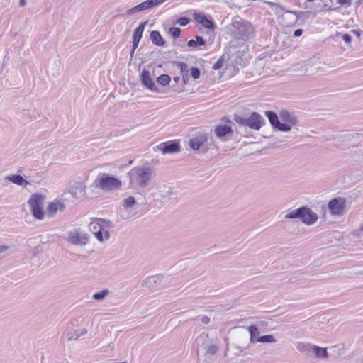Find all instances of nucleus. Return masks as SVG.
Segmentation results:
<instances>
[{
  "label": "nucleus",
  "mask_w": 363,
  "mask_h": 363,
  "mask_svg": "<svg viewBox=\"0 0 363 363\" xmlns=\"http://www.w3.org/2000/svg\"><path fill=\"white\" fill-rule=\"evenodd\" d=\"M228 33L234 39L244 42H251L255 36V28L248 21L236 16L233 18L227 27Z\"/></svg>",
  "instance_id": "f257e3e1"
},
{
  "label": "nucleus",
  "mask_w": 363,
  "mask_h": 363,
  "mask_svg": "<svg viewBox=\"0 0 363 363\" xmlns=\"http://www.w3.org/2000/svg\"><path fill=\"white\" fill-rule=\"evenodd\" d=\"M152 174L153 170L150 167H135L128 173L130 184L144 189L150 185Z\"/></svg>",
  "instance_id": "f03ea898"
},
{
  "label": "nucleus",
  "mask_w": 363,
  "mask_h": 363,
  "mask_svg": "<svg viewBox=\"0 0 363 363\" xmlns=\"http://www.w3.org/2000/svg\"><path fill=\"white\" fill-rule=\"evenodd\" d=\"M113 224L109 220L92 218L89 224V230L95 235L100 242H103L110 238V229Z\"/></svg>",
  "instance_id": "7ed1b4c3"
},
{
  "label": "nucleus",
  "mask_w": 363,
  "mask_h": 363,
  "mask_svg": "<svg viewBox=\"0 0 363 363\" xmlns=\"http://www.w3.org/2000/svg\"><path fill=\"white\" fill-rule=\"evenodd\" d=\"M95 182H97L96 186L105 191L119 189L122 186L118 178L106 173L100 174Z\"/></svg>",
  "instance_id": "20e7f679"
},
{
  "label": "nucleus",
  "mask_w": 363,
  "mask_h": 363,
  "mask_svg": "<svg viewBox=\"0 0 363 363\" xmlns=\"http://www.w3.org/2000/svg\"><path fill=\"white\" fill-rule=\"evenodd\" d=\"M44 197L40 194H32L28 203L31 208L32 215L38 220H42L44 218L45 212L43 210V202Z\"/></svg>",
  "instance_id": "39448f33"
},
{
  "label": "nucleus",
  "mask_w": 363,
  "mask_h": 363,
  "mask_svg": "<svg viewBox=\"0 0 363 363\" xmlns=\"http://www.w3.org/2000/svg\"><path fill=\"white\" fill-rule=\"evenodd\" d=\"M328 208L331 216H343L347 211L346 199L343 197L333 198L328 201Z\"/></svg>",
  "instance_id": "423d86ee"
},
{
  "label": "nucleus",
  "mask_w": 363,
  "mask_h": 363,
  "mask_svg": "<svg viewBox=\"0 0 363 363\" xmlns=\"http://www.w3.org/2000/svg\"><path fill=\"white\" fill-rule=\"evenodd\" d=\"M67 240L74 245L84 246L89 242V235L86 233L75 230L68 233Z\"/></svg>",
  "instance_id": "0eeeda50"
},
{
  "label": "nucleus",
  "mask_w": 363,
  "mask_h": 363,
  "mask_svg": "<svg viewBox=\"0 0 363 363\" xmlns=\"http://www.w3.org/2000/svg\"><path fill=\"white\" fill-rule=\"evenodd\" d=\"M155 150H160L163 154H173L179 152L181 146L179 140H169L162 143L154 147Z\"/></svg>",
  "instance_id": "6e6552de"
},
{
  "label": "nucleus",
  "mask_w": 363,
  "mask_h": 363,
  "mask_svg": "<svg viewBox=\"0 0 363 363\" xmlns=\"http://www.w3.org/2000/svg\"><path fill=\"white\" fill-rule=\"evenodd\" d=\"M141 84L147 89L155 93H162L163 91L158 88L151 77L150 72L143 69L140 76Z\"/></svg>",
  "instance_id": "1a4fd4ad"
},
{
  "label": "nucleus",
  "mask_w": 363,
  "mask_h": 363,
  "mask_svg": "<svg viewBox=\"0 0 363 363\" xmlns=\"http://www.w3.org/2000/svg\"><path fill=\"white\" fill-rule=\"evenodd\" d=\"M265 116L267 117L272 127L274 130L281 132L290 131V128L286 124H281L278 115L272 111H265Z\"/></svg>",
  "instance_id": "9d476101"
},
{
  "label": "nucleus",
  "mask_w": 363,
  "mask_h": 363,
  "mask_svg": "<svg viewBox=\"0 0 363 363\" xmlns=\"http://www.w3.org/2000/svg\"><path fill=\"white\" fill-rule=\"evenodd\" d=\"M208 140V134L206 133H196L193 135L189 141V147L194 150H199L201 147L204 148V144Z\"/></svg>",
  "instance_id": "9b49d317"
},
{
  "label": "nucleus",
  "mask_w": 363,
  "mask_h": 363,
  "mask_svg": "<svg viewBox=\"0 0 363 363\" xmlns=\"http://www.w3.org/2000/svg\"><path fill=\"white\" fill-rule=\"evenodd\" d=\"M265 124L264 118L257 112H252L247 118V126L255 130H259Z\"/></svg>",
  "instance_id": "f8f14e48"
},
{
  "label": "nucleus",
  "mask_w": 363,
  "mask_h": 363,
  "mask_svg": "<svg viewBox=\"0 0 363 363\" xmlns=\"http://www.w3.org/2000/svg\"><path fill=\"white\" fill-rule=\"evenodd\" d=\"M162 279L163 276L162 274L150 276L143 281L142 285L155 291L158 289V286L162 283Z\"/></svg>",
  "instance_id": "ddd939ff"
},
{
  "label": "nucleus",
  "mask_w": 363,
  "mask_h": 363,
  "mask_svg": "<svg viewBox=\"0 0 363 363\" xmlns=\"http://www.w3.org/2000/svg\"><path fill=\"white\" fill-rule=\"evenodd\" d=\"M264 323V321H259L256 325H251L247 328L250 336V340H256L260 337V334L264 333L262 328Z\"/></svg>",
  "instance_id": "4468645a"
},
{
  "label": "nucleus",
  "mask_w": 363,
  "mask_h": 363,
  "mask_svg": "<svg viewBox=\"0 0 363 363\" xmlns=\"http://www.w3.org/2000/svg\"><path fill=\"white\" fill-rule=\"evenodd\" d=\"M218 347L211 342H203L198 348L197 352L203 353L204 355H213L216 353Z\"/></svg>",
  "instance_id": "2eb2a0df"
},
{
  "label": "nucleus",
  "mask_w": 363,
  "mask_h": 363,
  "mask_svg": "<svg viewBox=\"0 0 363 363\" xmlns=\"http://www.w3.org/2000/svg\"><path fill=\"white\" fill-rule=\"evenodd\" d=\"M281 120L283 121L281 124H286L291 130L292 126L296 125L297 118L289 111L284 110L279 113Z\"/></svg>",
  "instance_id": "dca6fc26"
},
{
  "label": "nucleus",
  "mask_w": 363,
  "mask_h": 363,
  "mask_svg": "<svg viewBox=\"0 0 363 363\" xmlns=\"http://www.w3.org/2000/svg\"><path fill=\"white\" fill-rule=\"evenodd\" d=\"M214 133L218 138L223 139L227 135H232L233 130L228 125H218L215 127Z\"/></svg>",
  "instance_id": "f3484780"
},
{
  "label": "nucleus",
  "mask_w": 363,
  "mask_h": 363,
  "mask_svg": "<svg viewBox=\"0 0 363 363\" xmlns=\"http://www.w3.org/2000/svg\"><path fill=\"white\" fill-rule=\"evenodd\" d=\"M194 18L199 23L202 24L208 29H213L215 28V23L213 21L208 19L206 16L202 13H194Z\"/></svg>",
  "instance_id": "a211bd4d"
},
{
  "label": "nucleus",
  "mask_w": 363,
  "mask_h": 363,
  "mask_svg": "<svg viewBox=\"0 0 363 363\" xmlns=\"http://www.w3.org/2000/svg\"><path fill=\"white\" fill-rule=\"evenodd\" d=\"M306 206H301L297 209H294L289 213H287L284 218L285 219H299L303 223L304 219V212H305Z\"/></svg>",
  "instance_id": "6ab92c4d"
},
{
  "label": "nucleus",
  "mask_w": 363,
  "mask_h": 363,
  "mask_svg": "<svg viewBox=\"0 0 363 363\" xmlns=\"http://www.w3.org/2000/svg\"><path fill=\"white\" fill-rule=\"evenodd\" d=\"M303 223L308 225H311L317 222L318 216L317 213L313 212L308 206L305 208Z\"/></svg>",
  "instance_id": "aec40b11"
},
{
  "label": "nucleus",
  "mask_w": 363,
  "mask_h": 363,
  "mask_svg": "<svg viewBox=\"0 0 363 363\" xmlns=\"http://www.w3.org/2000/svg\"><path fill=\"white\" fill-rule=\"evenodd\" d=\"M282 18L286 26H293L298 19L297 14L294 11H285Z\"/></svg>",
  "instance_id": "412c9836"
},
{
  "label": "nucleus",
  "mask_w": 363,
  "mask_h": 363,
  "mask_svg": "<svg viewBox=\"0 0 363 363\" xmlns=\"http://www.w3.org/2000/svg\"><path fill=\"white\" fill-rule=\"evenodd\" d=\"M313 347V345L306 342H298L296 345V348L298 350L306 356H310L312 354Z\"/></svg>",
  "instance_id": "4be33fe9"
},
{
  "label": "nucleus",
  "mask_w": 363,
  "mask_h": 363,
  "mask_svg": "<svg viewBox=\"0 0 363 363\" xmlns=\"http://www.w3.org/2000/svg\"><path fill=\"white\" fill-rule=\"evenodd\" d=\"M150 38L152 43L157 46H163L165 44L164 39L158 30H152L150 33Z\"/></svg>",
  "instance_id": "5701e85b"
},
{
  "label": "nucleus",
  "mask_w": 363,
  "mask_h": 363,
  "mask_svg": "<svg viewBox=\"0 0 363 363\" xmlns=\"http://www.w3.org/2000/svg\"><path fill=\"white\" fill-rule=\"evenodd\" d=\"M9 182L16 184L19 186H26L27 184H30V183L23 179V177L19 174H12L7 176L6 178Z\"/></svg>",
  "instance_id": "b1692460"
},
{
  "label": "nucleus",
  "mask_w": 363,
  "mask_h": 363,
  "mask_svg": "<svg viewBox=\"0 0 363 363\" xmlns=\"http://www.w3.org/2000/svg\"><path fill=\"white\" fill-rule=\"evenodd\" d=\"M265 4L269 6L271 11L274 13L277 16L279 17L284 16L285 9L281 5L271 1H265Z\"/></svg>",
  "instance_id": "393cba45"
},
{
  "label": "nucleus",
  "mask_w": 363,
  "mask_h": 363,
  "mask_svg": "<svg viewBox=\"0 0 363 363\" xmlns=\"http://www.w3.org/2000/svg\"><path fill=\"white\" fill-rule=\"evenodd\" d=\"M147 21L140 23L139 26L134 30L133 34V40H140L143 36V33L145 30Z\"/></svg>",
  "instance_id": "a878e982"
},
{
  "label": "nucleus",
  "mask_w": 363,
  "mask_h": 363,
  "mask_svg": "<svg viewBox=\"0 0 363 363\" xmlns=\"http://www.w3.org/2000/svg\"><path fill=\"white\" fill-rule=\"evenodd\" d=\"M59 206L61 208L63 207V204L60 203L59 202L58 203H55V202L50 203L47 207L48 216L50 218L53 217L55 216V214L57 213Z\"/></svg>",
  "instance_id": "bb28decb"
},
{
  "label": "nucleus",
  "mask_w": 363,
  "mask_h": 363,
  "mask_svg": "<svg viewBox=\"0 0 363 363\" xmlns=\"http://www.w3.org/2000/svg\"><path fill=\"white\" fill-rule=\"evenodd\" d=\"M312 354H314L318 358H326L328 357L327 348L313 345Z\"/></svg>",
  "instance_id": "cd10ccee"
},
{
  "label": "nucleus",
  "mask_w": 363,
  "mask_h": 363,
  "mask_svg": "<svg viewBox=\"0 0 363 363\" xmlns=\"http://www.w3.org/2000/svg\"><path fill=\"white\" fill-rule=\"evenodd\" d=\"M204 45H206V40L199 35L196 37V40L191 39L187 42V46L190 48H196Z\"/></svg>",
  "instance_id": "c85d7f7f"
},
{
  "label": "nucleus",
  "mask_w": 363,
  "mask_h": 363,
  "mask_svg": "<svg viewBox=\"0 0 363 363\" xmlns=\"http://www.w3.org/2000/svg\"><path fill=\"white\" fill-rule=\"evenodd\" d=\"M137 203L135 199L130 196L123 200V207L125 210L129 211Z\"/></svg>",
  "instance_id": "c756f323"
},
{
  "label": "nucleus",
  "mask_w": 363,
  "mask_h": 363,
  "mask_svg": "<svg viewBox=\"0 0 363 363\" xmlns=\"http://www.w3.org/2000/svg\"><path fill=\"white\" fill-rule=\"evenodd\" d=\"M86 333V329H82L80 331L67 332V340H77L82 335Z\"/></svg>",
  "instance_id": "7c9ffc66"
},
{
  "label": "nucleus",
  "mask_w": 363,
  "mask_h": 363,
  "mask_svg": "<svg viewBox=\"0 0 363 363\" xmlns=\"http://www.w3.org/2000/svg\"><path fill=\"white\" fill-rule=\"evenodd\" d=\"M159 191L162 197H168L173 194V189L168 185L161 186Z\"/></svg>",
  "instance_id": "2f4dec72"
},
{
  "label": "nucleus",
  "mask_w": 363,
  "mask_h": 363,
  "mask_svg": "<svg viewBox=\"0 0 363 363\" xmlns=\"http://www.w3.org/2000/svg\"><path fill=\"white\" fill-rule=\"evenodd\" d=\"M69 193L72 194V196L74 198H79V196H82L84 193V188L80 185L72 187L69 190Z\"/></svg>",
  "instance_id": "473e14b6"
},
{
  "label": "nucleus",
  "mask_w": 363,
  "mask_h": 363,
  "mask_svg": "<svg viewBox=\"0 0 363 363\" xmlns=\"http://www.w3.org/2000/svg\"><path fill=\"white\" fill-rule=\"evenodd\" d=\"M171 81L170 77L167 74H162L157 79V82L162 86H166Z\"/></svg>",
  "instance_id": "72a5a7b5"
},
{
  "label": "nucleus",
  "mask_w": 363,
  "mask_h": 363,
  "mask_svg": "<svg viewBox=\"0 0 363 363\" xmlns=\"http://www.w3.org/2000/svg\"><path fill=\"white\" fill-rule=\"evenodd\" d=\"M109 293L108 289H104L101 291L96 292L93 295V298L96 301L103 300Z\"/></svg>",
  "instance_id": "f704fd0d"
},
{
  "label": "nucleus",
  "mask_w": 363,
  "mask_h": 363,
  "mask_svg": "<svg viewBox=\"0 0 363 363\" xmlns=\"http://www.w3.org/2000/svg\"><path fill=\"white\" fill-rule=\"evenodd\" d=\"M236 48V45L235 42L230 41L229 42L228 46L225 49V53L228 56L234 55V50Z\"/></svg>",
  "instance_id": "c9c22d12"
},
{
  "label": "nucleus",
  "mask_w": 363,
  "mask_h": 363,
  "mask_svg": "<svg viewBox=\"0 0 363 363\" xmlns=\"http://www.w3.org/2000/svg\"><path fill=\"white\" fill-rule=\"evenodd\" d=\"M169 33L174 39L179 37L181 34V29L178 27H171L169 30Z\"/></svg>",
  "instance_id": "e433bc0d"
},
{
  "label": "nucleus",
  "mask_w": 363,
  "mask_h": 363,
  "mask_svg": "<svg viewBox=\"0 0 363 363\" xmlns=\"http://www.w3.org/2000/svg\"><path fill=\"white\" fill-rule=\"evenodd\" d=\"M234 120L240 125L247 126V118H242L238 115H235Z\"/></svg>",
  "instance_id": "4c0bfd02"
},
{
  "label": "nucleus",
  "mask_w": 363,
  "mask_h": 363,
  "mask_svg": "<svg viewBox=\"0 0 363 363\" xmlns=\"http://www.w3.org/2000/svg\"><path fill=\"white\" fill-rule=\"evenodd\" d=\"M191 76L194 79H197L200 77L201 72L199 69L196 67H191L190 69Z\"/></svg>",
  "instance_id": "58836bf2"
},
{
  "label": "nucleus",
  "mask_w": 363,
  "mask_h": 363,
  "mask_svg": "<svg viewBox=\"0 0 363 363\" xmlns=\"http://www.w3.org/2000/svg\"><path fill=\"white\" fill-rule=\"evenodd\" d=\"M223 56H221L213 65V69L215 70L220 69L223 65Z\"/></svg>",
  "instance_id": "ea45409f"
},
{
  "label": "nucleus",
  "mask_w": 363,
  "mask_h": 363,
  "mask_svg": "<svg viewBox=\"0 0 363 363\" xmlns=\"http://www.w3.org/2000/svg\"><path fill=\"white\" fill-rule=\"evenodd\" d=\"M182 74H189L188 65L183 62H178Z\"/></svg>",
  "instance_id": "a19ab883"
},
{
  "label": "nucleus",
  "mask_w": 363,
  "mask_h": 363,
  "mask_svg": "<svg viewBox=\"0 0 363 363\" xmlns=\"http://www.w3.org/2000/svg\"><path fill=\"white\" fill-rule=\"evenodd\" d=\"M190 21V19L187 17H181L177 19V23L181 26H186Z\"/></svg>",
  "instance_id": "79ce46f5"
},
{
  "label": "nucleus",
  "mask_w": 363,
  "mask_h": 363,
  "mask_svg": "<svg viewBox=\"0 0 363 363\" xmlns=\"http://www.w3.org/2000/svg\"><path fill=\"white\" fill-rule=\"evenodd\" d=\"M337 35L339 36V35H341L342 37V39L347 44L350 43H351V40H352V37L350 34L348 33H344V34H340L339 33H337Z\"/></svg>",
  "instance_id": "37998d69"
},
{
  "label": "nucleus",
  "mask_w": 363,
  "mask_h": 363,
  "mask_svg": "<svg viewBox=\"0 0 363 363\" xmlns=\"http://www.w3.org/2000/svg\"><path fill=\"white\" fill-rule=\"evenodd\" d=\"M256 340H275V338L272 335H265L260 336V337Z\"/></svg>",
  "instance_id": "c03bdc74"
},
{
  "label": "nucleus",
  "mask_w": 363,
  "mask_h": 363,
  "mask_svg": "<svg viewBox=\"0 0 363 363\" xmlns=\"http://www.w3.org/2000/svg\"><path fill=\"white\" fill-rule=\"evenodd\" d=\"M140 9H138V6L137 5V6H134V7H133V8H131V9H128V10L126 11V13H127V14H128V15H132V14H134V13H138V12H140Z\"/></svg>",
  "instance_id": "a18cd8bd"
},
{
  "label": "nucleus",
  "mask_w": 363,
  "mask_h": 363,
  "mask_svg": "<svg viewBox=\"0 0 363 363\" xmlns=\"http://www.w3.org/2000/svg\"><path fill=\"white\" fill-rule=\"evenodd\" d=\"M337 3L342 6H350L352 4V0H337Z\"/></svg>",
  "instance_id": "49530a36"
},
{
  "label": "nucleus",
  "mask_w": 363,
  "mask_h": 363,
  "mask_svg": "<svg viewBox=\"0 0 363 363\" xmlns=\"http://www.w3.org/2000/svg\"><path fill=\"white\" fill-rule=\"evenodd\" d=\"M317 1H320V9L317 10V12L327 11L328 6L326 4L323 3L322 0H317Z\"/></svg>",
  "instance_id": "de8ad7c7"
},
{
  "label": "nucleus",
  "mask_w": 363,
  "mask_h": 363,
  "mask_svg": "<svg viewBox=\"0 0 363 363\" xmlns=\"http://www.w3.org/2000/svg\"><path fill=\"white\" fill-rule=\"evenodd\" d=\"M201 321L203 325H208L211 322V318L208 316L204 315L201 317Z\"/></svg>",
  "instance_id": "09e8293b"
},
{
  "label": "nucleus",
  "mask_w": 363,
  "mask_h": 363,
  "mask_svg": "<svg viewBox=\"0 0 363 363\" xmlns=\"http://www.w3.org/2000/svg\"><path fill=\"white\" fill-rule=\"evenodd\" d=\"M139 43H140V40H133L132 49L133 50H135L137 49V48L138 47Z\"/></svg>",
  "instance_id": "8fccbe9b"
},
{
  "label": "nucleus",
  "mask_w": 363,
  "mask_h": 363,
  "mask_svg": "<svg viewBox=\"0 0 363 363\" xmlns=\"http://www.w3.org/2000/svg\"><path fill=\"white\" fill-rule=\"evenodd\" d=\"M303 30L302 29H296L294 33V37H299L302 35Z\"/></svg>",
  "instance_id": "3c124183"
},
{
  "label": "nucleus",
  "mask_w": 363,
  "mask_h": 363,
  "mask_svg": "<svg viewBox=\"0 0 363 363\" xmlns=\"http://www.w3.org/2000/svg\"><path fill=\"white\" fill-rule=\"evenodd\" d=\"M182 79H183L184 83L185 84H186L189 81V74H182Z\"/></svg>",
  "instance_id": "603ef678"
},
{
  "label": "nucleus",
  "mask_w": 363,
  "mask_h": 363,
  "mask_svg": "<svg viewBox=\"0 0 363 363\" xmlns=\"http://www.w3.org/2000/svg\"><path fill=\"white\" fill-rule=\"evenodd\" d=\"M330 349H333L334 351L335 350V349H338L339 350H340L343 349V345L342 344H338V345L331 347Z\"/></svg>",
  "instance_id": "864d4df0"
},
{
  "label": "nucleus",
  "mask_w": 363,
  "mask_h": 363,
  "mask_svg": "<svg viewBox=\"0 0 363 363\" xmlns=\"http://www.w3.org/2000/svg\"><path fill=\"white\" fill-rule=\"evenodd\" d=\"M19 5L20 6H24L26 5V0H20Z\"/></svg>",
  "instance_id": "5fc2aeb1"
},
{
  "label": "nucleus",
  "mask_w": 363,
  "mask_h": 363,
  "mask_svg": "<svg viewBox=\"0 0 363 363\" xmlns=\"http://www.w3.org/2000/svg\"><path fill=\"white\" fill-rule=\"evenodd\" d=\"M339 8H333L331 6L328 7L327 11H338Z\"/></svg>",
  "instance_id": "6e6d98bb"
},
{
  "label": "nucleus",
  "mask_w": 363,
  "mask_h": 363,
  "mask_svg": "<svg viewBox=\"0 0 363 363\" xmlns=\"http://www.w3.org/2000/svg\"><path fill=\"white\" fill-rule=\"evenodd\" d=\"M179 79H180L179 77H174V78H173V80H174L176 83H177V82L179 81Z\"/></svg>",
  "instance_id": "4d7b16f0"
},
{
  "label": "nucleus",
  "mask_w": 363,
  "mask_h": 363,
  "mask_svg": "<svg viewBox=\"0 0 363 363\" xmlns=\"http://www.w3.org/2000/svg\"><path fill=\"white\" fill-rule=\"evenodd\" d=\"M134 52H135V50H133V49H131V51H130V59H133V55H134Z\"/></svg>",
  "instance_id": "13d9d810"
},
{
  "label": "nucleus",
  "mask_w": 363,
  "mask_h": 363,
  "mask_svg": "<svg viewBox=\"0 0 363 363\" xmlns=\"http://www.w3.org/2000/svg\"><path fill=\"white\" fill-rule=\"evenodd\" d=\"M8 249L7 246H1V251H6Z\"/></svg>",
  "instance_id": "bf43d9fd"
},
{
  "label": "nucleus",
  "mask_w": 363,
  "mask_h": 363,
  "mask_svg": "<svg viewBox=\"0 0 363 363\" xmlns=\"http://www.w3.org/2000/svg\"><path fill=\"white\" fill-rule=\"evenodd\" d=\"M315 5L318 7V9H320V1H315Z\"/></svg>",
  "instance_id": "052dcab7"
},
{
  "label": "nucleus",
  "mask_w": 363,
  "mask_h": 363,
  "mask_svg": "<svg viewBox=\"0 0 363 363\" xmlns=\"http://www.w3.org/2000/svg\"><path fill=\"white\" fill-rule=\"evenodd\" d=\"M128 213H129L131 216H134V215L135 214V212H130V211H128Z\"/></svg>",
  "instance_id": "680f3d73"
},
{
  "label": "nucleus",
  "mask_w": 363,
  "mask_h": 363,
  "mask_svg": "<svg viewBox=\"0 0 363 363\" xmlns=\"http://www.w3.org/2000/svg\"><path fill=\"white\" fill-rule=\"evenodd\" d=\"M225 120H226V121H228V123H231V121H230V120H228V119L227 120V119H226V118H223V121H225Z\"/></svg>",
  "instance_id": "e2e57ef3"
},
{
  "label": "nucleus",
  "mask_w": 363,
  "mask_h": 363,
  "mask_svg": "<svg viewBox=\"0 0 363 363\" xmlns=\"http://www.w3.org/2000/svg\"><path fill=\"white\" fill-rule=\"evenodd\" d=\"M308 1H314V0H307ZM315 1H317V0H315Z\"/></svg>",
  "instance_id": "0e129e2a"
},
{
  "label": "nucleus",
  "mask_w": 363,
  "mask_h": 363,
  "mask_svg": "<svg viewBox=\"0 0 363 363\" xmlns=\"http://www.w3.org/2000/svg\"><path fill=\"white\" fill-rule=\"evenodd\" d=\"M207 149H208V147H205V148H204V151H206V150H207Z\"/></svg>",
  "instance_id": "69168bd1"
}]
</instances>
